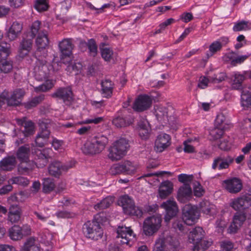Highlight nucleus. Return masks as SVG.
Returning <instances> with one entry per match:
<instances>
[{
  "label": "nucleus",
  "instance_id": "nucleus-6",
  "mask_svg": "<svg viewBox=\"0 0 251 251\" xmlns=\"http://www.w3.org/2000/svg\"><path fill=\"white\" fill-rule=\"evenodd\" d=\"M162 223L161 215L148 217L144 221L143 231L146 236H152L160 228Z\"/></svg>",
  "mask_w": 251,
  "mask_h": 251
},
{
  "label": "nucleus",
  "instance_id": "nucleus-23",
  "mask_svg": "<svg viewBox=\"0 0 251 251\" xmlns=\"http://www.w3.org/2000/svg\"><path fill=\"white\" fill-rule=\"evenodd\" d=\"M233 161V158L230 156H219L215 158L212 165V168L219 170L227 169Z\"/></svg>",
  "mask_w": 251,
  "mask_h": 251
},
{
  "label": "nucleus",
  "instance_id": "nucleus-59",
  "mask_svg": "<svg viewBox=\"0 0 251 251\" xmlns=\"http://www.w3.org/2000/svg\"><path fill=\"white\" fill-rule=\"evenodd\" d=\"M123 162L120 163L115 164L113 165L109 170V172L113 175L119 174H123Z\"/></svg>",
  "mask_w": 251,
  "mask_h": 251
},
{
  "label": "nucleus",
  "instance_id": "nucleus-31",
  "mask_svg": "<svg viewBox=\"0 0 251 251\" xmlns=\"http://www.w3.org/2000/svg\"><path fill=\"white\" fill-rule=\"evenodd\" d=\"M228 42V39L226 37H222L217 40L212 42L209 47L210 55L212 56L216 52L220 51L222 48L226 45Z\"/></svg>",
  "mask_w": 251,
  "mask_h": 251
},
{
  "label": "nucleus",
  "instance_id": "nucleus-15",
  "mask_svg": "<svg viewBox=\"0 0 251 251\" xmlns=\"http://www.w3.org/2000/svg\"><path fill=\"white\" fill-rule=\"evenodd\" d=\"M0 49V73L4 74L9 73L13 69V64L11 61L4 59L9 53V47L5 44V47L1 46Z\"/></svg>",
  "mask_w": 251,
  "mask_h": 251
},
{
  "label": "nucleus",
  "instance_id": "nucleus-3",
  "mask_svg": "<svg viewBox=\"0 0 251 251\" xmlns=\"http://www.w3.org/2000/svg\"><path fill=\"white\" fill-rule=\"evenodd\" d=\"M51 151L50 149H44L42 151H36L35 162L27 161V162H21L18 166V171L22 174H27L31 171L36 165L38 168L44 167L48 163L50 157L49 153Z\"/></svg>",
  "mask_w": 251,
  "mask_h": 251
},
{
  "label": "nucleus",
  "instance_id": "nucleus-61",
  "mask_svg": "<svg viewBox=\"0 0 251 251\" xmlns=\"http://www.w3.org/2000/svg\"><path fill=\"white\" fill-rule=\"evenodd\" d=\"M44 99V95H41L36 97L31 100L30 101L28 102L26 104V107L27 108H30L32 107L36 106L38 103L42 101Z\"/></svg>",
  "mask_w": 251,
  "mask_h": 251
},
{
  "label": "nucleus",
  "instance_id": "nucleus-41",
  "mask_svg": "<svg viewBox=\"0 0 251 251\" xmlns=\"http://www.w3.org/2000/svg\"><path fill=\"white\" fill-rule=\"evenodd\" d=\"M138 165L133 162L126 160L123 162V174L132 175L135 173Z\"/></svg>",
  "mask_w": 251,
  "mask_h": 251
},
{
  "label": "nucleus",
  "instance_id": "nucleus-29",
  "mask_svg": "<svg viewBox=\"0 0 251 251\" xmlns=\"http://www.w3.org/2000/svg\"><path fill=\"white\" fill-rule=\"evenodd\" d=\"M246 75L239 72H234L231 78V88L235 90H240L242 88V83L245 79Z\"/></svg>",
  "mask_w": 251,
  "mask_h": 251
},
{
  "label": "nucleus",
  "instance_id": "nucleus-8",
  "mask_svg": "<svg viewBox=\"0 0 251 251\" xmlns=\"http://www.w3.org/2000/svg\"><path fill=\"white\" fill-rule=\"evenodd\" d=\"M83 231L87 238L98 240L103 235V230L99 223L95 221H88L83 226Z\"/></svg>",
  "mask_w": 251,
  "mask_h": 251
},
{
  "label": "nucleus",
  "instance_id": "nucleus-2",
  "mask_svg": "<svg viewBox=\"0 0 251 251\" xmlns=\"http://www.w3.org/2000/svg\"><path fill=\"white\" fill-rule=\"evenodd\" d=\"M179 242L168 230L159 235L155 241L153 251H178Z\"/></svg>",
  "mask_w": 251,
  "mask_h": 251
},
{
  "label": "nucleus",
  "instance_id": "nucleus-64",
  "mask_svg": "<svg viewBox=\"0 0 251 251\" xmlns=\"http://www.w3.org/2000/svg\"><path fill=\"white\" fill-rule=\"evenodd\" d=\"M103 121V118L102 117H99L94 118L91 119H87L84 121L78 122V124L82 125V124H88L93 123L95 124H97L102 122Z\"/></svg>",
  "mask_w": 251,
  "mask_h": 251
},
{
  "label": "nucleus",
  "instance_id": "nucleus-18",
  "mask_svg": "<svg viewBox=\"0 0 251 251\" xmlns=\"http://www.w3.org/2000/svg\"><path fill=\"white\" fill-rule=\"evenodd\" d=\"M152 100L148 95L139 96L134 101L133 109L136 111L141 112L149 109L151 104Z\"/></svg>",
  "mask_w": 251,
  "mask_h": 251
},
{
  "label": "nucleus",
  "instance_id": "nucleus-63",
  "mask_svg": "<svg viewBox=\"0 0 251 251\" xmlns=\"http://www.w3.org/2000/svg\"><path fill=\"white\" fill-rule=\"evenodd\" d=\"M194 193L196 196L201 197L204 193V190L201 185V184L198 182L195 181L194 183Z\"/></svg>",
  "mask_w": 251,
  "mask_h": 251
},
{
  "label": "nucleus",
  "instance_id": "nucleus-24",
  "mask_svg": "<svg viewBox=\"0 0 251 251\" xmlns=\"http://www.w3.org/2000/svg\"><path fill=\"white\" fill-rule=\"evenodd\" d=\"M136 130L139 136L143 139L149 138L151 128L149 122L146 119H141L138 122Z\"/></svg>",
  "mask_w": 251,
  "mask_h": 251
},
{
  "label": "nucleus",
  "instance_id": "nucleus-19",
  "mask_svg": "<svg viewBox=\"0 0 251 251\" xmlns=\"http://www.w3.org/2000/svg\"><path fill=\"white\" fill-rule=\"evenodd\" d=\"M171 138L169 134L161 133L159 134L155 141L154 150L161 152L169 147L171 144Z\"/></svg>",
  "mask_w": 251,
  "mask_h": 251
},
{
  "label": "nucleus",
  "instance_id": "nucleus-36",
  "mask_svg": "<svg viewBox=\"0 0 251 251\" xmlns=\"http://www.w3.org/2000/svg\"><path fill=\"white\" fill-rule=\"evenodd\" d=\"M32 42L30 39H24L21 43L18 55L19 57L23 58L28 54L32 48Z\"/></svg>",
  "mask_w": 251,
  "mask_h": 251
},
{
  "label": "nucleus",
  "instance_id": "nucleus-14",
  "mask_svg": "<svg viewBox=\"0 0 251 251\" xmlns=\"http://www.w3.org/2000/svg\"><path fill=\"white\" fill-rule=\"evenodd\" d=\"M117 238L122 244L130 245V242L135 238V235L129 227L119 226Z\"/></svg>",
  "mask_w": 251,
  "mask_h": 251
},
{
  "label": "nucleus",
  "instance_id": "nucleus-12",
  "mask_svg": "<svg viewBox=\"0 0 251 251\" xmlns=\"http://www.w3.org/2000/svg\"><path fill=\"white\" fill-rule=\"evenodd\" d=\"M59 49L60 51V60L63 63H65V60L70 62L72 58V50L73 45L69 39H64L59 43Z\"/></svg>",
  "mask_w": 251,
  "mask_h": 251
},
{
  "label": "nucleus",
  "instance_id": "nucleus-57",
  "mask_svg": "<svg viewBox=\"0 0 251 251\" xmlns=\"http://www.w3.org/2000/svg\"><path fill=\"white\" fill-rule=\"evenodd\" d=\"M226 129L220 127H216L210 131V135L213 140H217L221 138L224 134V130Z\"/></svg>",
  "mask_w": 251,
  "mask_h": 251
},
{
  "label": "nucleus",
  "instance_id": "nucleus-48",
  "mask_svg": "<svg viewBox=\"0 0 251 251\" xmlns=\"http://www.w3.org/2000/svg\"><path fill=\"white\" fill-rule=\"evenodd\" d=\"M113 202V199L111 197H108L103 199L100 202L95 205L96 210H101L108 207Z\"/></svg>",
  "mask_w": 251,
  "mask_h": 251
},
{
  "label": "nucleus",
  "instance_id": "nucleus-1",
  "mask_svg": "<svg viewBox=\"0 0 251 251\" xmlns=\"http://www.w3.org/2000/svg\"><path fill=\"white\" fill-rule=\"evenodd\" d=\"M60 62L56 61L54 58L51 65L47 64L45 60L37 59L34 67L33 73L35 78L39 81L45 80V82L37 87H34L37 92H45L50 89L54 85V81L48 79L51 72L59 69Z\"/></svg>",
  "mask_w": 251,
  "mask_h": 251
},
{
  "label": "nucleus",
  "instance_id": "nucleus-35",
  "mask_svg": "<svg viewBox=\"0 0 251 251\" xmlns=\"http://www.w3.org/2000/svg\"><path fill=\"white\" fill-rule=\"evenodd\" d=\"M204 236V231L201 227H196L191 230L188 235V239L190 242L196 243L200 240L202 239Z\"/></svg>",
  "mask_w": 251,
  "mask_h": 251
},
{
  "label": "nucleus",
  "instance_id": "nucleus-56",
  "mask_svg": "<svg viewBox=\"0 0 251 251\" xmlns=\"http://www.w3.org/2000/svg\"><path fill=\"white\" fill-rule=\"evenodd\" d=\"M53 235L52 234L46 232L41 236V242L46 246L51 248L53 244Z\"/></svg>",
  "mask_w": 251,
  "mask_h": 251
},
{
  "label": "nucleus",
  "instance_id": "nucleus-21",
  "mask_svg": "<svg viewBox=\"0 0 251 251\" xmlns=\"http://www.w3.org/2000/svg\"><path fill=\"white\" fill-rule=\"evenodd\" d=\"M16 121L18 125L21 126L20 130L25 137L30 136L35 133V125L31 121H26L25 118L16 119Z\"/></svg>",
  "mask_w": 251,
  "mask_h": 251
},
{
  "label": "nucleus",
  "instance_id": "nucleus-30",
  "mask_svg": "<svg viewBox=\"0 0 251 251\" xmlns=\"http://www.w3.org/2000/svg\"><path fill=\"white\" fill-rule=\"evenodd\" d=\"M22 210L18 205H12L9 208L8 221L11 223H17L20 219Z\"/></svg>",
  "mask_w": 251,
  "mask_h": 251
},
{
  "label": "nucleus",
  "instance_id": "nucleus-25",
  "mask_svg": "<svg viewBox=\"0 0 251 251\" xmlns=\"http://www.w3.org/2000/svg\"><path fill=\"white\" fill-rule=\"evenodd\" d=\"M192 189L189 184H183L177 192V200L181 202H185L191 197Z\"/></svg>",
  "mask_w": 251,
  "mask_h": 251
},
{
  "label": "nucleus",
  "instance_id": "nucleus-39",
  "mask_svg": "<svg viewBox=\"0 0 251 251\" xmlns=\"http://www.w3.org/2000/svg\"><path fill=\"white\" fill-rule=\"evenodd\" d=\"M50 134V131L47 128L43 129L38 133L35 139V143L37 146L42 147L46 145Z\"/></svg>",
  "mask_w": 251,
  "mask_h": 251
},
{
  "label": "nucleus",
  "instance_id": "nucleus-32",
  "mask_svg": "<svg viewBox=\"0 0 251 251\" xmlns=\"http://www.w3.org/2000/svg\"><path fill=\"white\" fill-rule=\"evenodd\" d=\"M38 241L34 237H29L21 247L20 251H40Z\"/></svg>",
  "mask_w": 251,
  "mask_h": 251
},
{
  "label": "nucleus",
  "instance_id": "nucleus-55",
  "mask_svg": "<svg viewBox=\"0 0 251 251\" xmlns=\"http://www.w3.org/2000/svg\"><path fill=\"white\" fill-rule=\"evenodd\" d=\"M132 122V119L126 121L125 119L122 117H116L113 120L112 123L117 127H122L129 126Z\"/></svg>",
  "mask_w": 251,
  "mask_h": 251
},
{
  "label": "nucleus",
  "instance_id": "nucleus-44",
  "mask_svg": "<svg viewBox=\"0 0 251 251\" xmlns=\"http://www.w3.org/2000/svg\"><path fill=\"white\" fill-rule=\"evenodd\" d=\"M212 244L211 240H207L205 239L200 240L194 246L193 251H205Z\"/></svg>",
  "mask_w": 251,
  "mask_h": 251
},
{
  "label": "nucleus",
  "instance_id": "nucleus-13",
  "mask_svg": "<svg viewBox=\"0 0 251 251\" xmlns=\"http://www.w3.org/2000/svg\"><path fill=\"white\" fill-rule=\"evenodd\" d=\"M75 164L74 160H71L69 163L64 165L61 162L55 161L50 165L48 168L49 173L51 176L58 177L63 172L67 171L74 166Z\"/></svg>",
  "mask_w": 251,
  "mask_h": 251
},
{
  "label": "nucleus",
  "instance_id": "nucleus-16",
  "mask_svg": "<svg viewBox=\"0 0 251 251\" xmlns=\"http://www.w3.org/2000/svg\"><path fill=\"white\" fill-rule=\"evenodd\" d=\"M5 91L7 92V95L3 97L2 99L5 100V104H7L9 106L18 105L21 102V99L25 94V90L21 88L14 90L10 96H9L8 91Z\"/></svg>",
  "mask_w": 251,
  "mask_h": 251
},
{
  "label": "nucleus",
  "instance_id": "nucleus-5",
  "mask_svg": "<svg viewBox=\"0 0 251 251\" xmlns=\"http://www.w3.org/2000/svg\"><path fill=\"white\" fill-rule=\"evenodd\" d=\"M128 148V141L121 138L114 142L110 148L108 157L113 161L120 160L126 155Z\"/></svg>",
  "mask_w": 251,
  "mask_h": 251
},
{
  "label": "nucleus",
  "instance_id": "nucleus-38",
  "mask_svg": "<svg viewBox=\"0 0 251 251\" xmlns=\"http://www.w3.org/2000/svg\"><path fill=\"white\" fill-rule=\"evenodd\" d=\"M30 149L28 145L21 146L17 151L16 155L21 162H27L29 161Z\"/></svg>",
  "mask_w": 251,
  "mask_h": 251
},
{
  "label": "nucleus",
  "instance_id": "nucleus-49",
  "mask_svg": "<svg viewBox=\"0 0 251 251\" xmlns=\"http://www.w3.org/2000/svg\"><path fill=\"white\" fill-rule=\"evenodd\" d=\"M30 30L32 38L34 37L39 31L41 32L39 34H43V31H48L46 29H43L41 23L39 21H36L32 23Z\"/></svg>",
  "mask_w": 251,
  "mask_h": 251
},
{
  "label": "nucleus",
  "instance_id": "nucleus-60",
  "mask_svg": "<svg viewBox=\"0 0 251 251\" xmlns=\"http://www.w3.org/2000/svg\"><path fill=\"white\" fill-rule=\"evenodd\" d=\"M193 175H187L185 174H181L178 176V180L179 182L185 184H190L193 180Z\"/></svg>",
  "mask_w": 251,
  "mask_h": 251
},
{
  "label": "nucleus",
  "instance_id": "nucleus-20",
  "mask_svg": "<svg viewBox=\"0 0 251 251\" xmlns=\"http://www.w3.org/2000/svg\"><path fill=\"white\" fill-rule=\"evenodd\" d=\"M161 206L165 209L166 212L164 218L166 222H168L172 217L176 215L178 212L176 203L173 199H169L163 202Z\"/></svg>",
  "mask_w": 251,
  "mask_h": 251
},
{
  "label": "nucleus",
  "instance_id": "nucleus-46",
  "mask_svg": "<svg viewBox=\"0 0 251 251\" xmlns=\"http://www.w3.org/2000/svg\"><path fill=\"white\" fill-rule=\"evenodd\" d=\"M215 126L226 129L228 127V122L226 116L223 113H219L215 120Z\"/></svg>",
  "mask_w": 251,
  "mask_h": 251
},
{
  "label": "nucleus",
  "instance_id": "nucleus-17",
  "mask_svg": "<svg viewBox=\"0 0 251 251\" xmlns=\"http://www.w3.org/2000/svg\"><path fill=\"white\" fill-rule=\"evenodd\" d=\"M222 185L227 191L232 194L239 192L242 188V183L241 180L236 177L224 180Z\"/></svg>",
  "mask_w": 251,
  "mask_h": 251
},
{
  "label": "nucleus",
  "instance_id": "nucleus-7",
  "mask_svg": "<svg viewBox=\"0 0 251 251\" xmlns=\"http://www.w3.org/2000/svg\"><path fill=\"white\" fill-rule=\"evenodd\" d=\"M119 204L123 207L124 213L127 215L141 217L142 210L138 207L135 206L133 200L128 195H124L119 198Z\"/></svg>",
  "mask_w": 251,
  "mask_h": 251
},
{
  "label": "nucleus",
  "instance_id": "nucleus-50",
  "mask_svg": "<svg viewBox=\"0 0 251 251\" xmlns=\"http://www.w3.org/2000/svg\"><path fill=\"white\" fill-rule=\"evenodd\" d=\"M43 185V190L45 193L50 192L55 188V184L53 180L50 178H47L44 179Z\"/></svg>",
  "mask_w": 251,
  "mask_h": 251
},
{
  "label": "nucleus",
  "instance_id": "nucleus-42",
  "mask_svg": "<svg viewBox=\"0 0 251 251\" xmlns=\"http://www.w3.org/2000/svg\"><path fill=\"white\" fill-rule=\"evenodd\" d=\"M113 84L109 80H105L101 82V90L103 97L109 98L112 93Z\"/></svg>",
  "mask_w": 251,
  "mask_h": 251
},
{
  "label": "nucleus",
  "instance_id": "nucleus-26",
  "mask_svg": "<svg viewBox=\"0 0 251 251\" xmlns=\"http://www.w3.org/2000/svg\"><path fill=\"white\" fill-rule=\"evenodd\" d=\"M246 219V216L244 214L236 213L234 215L233 222L228 228V232L230 233L236 232L245 221Z\"/></svg>",
  "mask_w": 251,
  "mask_h": 251
},
{
  "label": "nucleus",
  "instance_id": "nucleus-52",
  "mask_svg": "<svg viewBox=\"0 0 251 251\" xmlns=\"http://www.w3.org/2000/svg\"><path fill=\"white\" fill-rule=\"evenodd\" d=\"M48 0H36L34 2V8L39 12L45 11L49 8Z\"/></svg>",
  "mask_w": 251,
  "mask_h": 251
},
{
  "label": "nucleus",
  "instance_id": "nucleus-28",
  "mask_svg": "<svg viewBox=\"0 0 251 251\" xmlns=\"http://www.w3.org/2000/svg\"><path fill=\"white\" fill-rule=\"evenodd\" d=\"M173 183L169 180L162 182L158 189L160 198L164 199L170 195L173 192Z\"/></svg>",
  "mask_w": 251,
  "mask_h": 251
},
{
  "label": "nucleus",
  "instance_id": "nucleus-54",
  "mask_svg": "<svg viewBox=\"0 0 251 251\" xmlns=\"http://www.w3.org/2000/svg\"><path fill=\"white\" fill-rule=\"evenodd\" d=\"M9 182H11L12 184H16L23 186H27L29 183V180L23 176H15L12 177L9 179Z\"/></svg>",
  "mask_w": 251,
  "mask_h": 251
},
{
  "label": "nucleus",
  "instance_id": "nucleus-58",
  "mask_svg": "<svg viewBox=\"0 0 251 251\" xmlns=\"http://www.w3.org/2000/svg\"><path fill=\"white\" fill-rule=\"evenodd\" d=\"M86 44L88 46L90 55L95 56L97 54L98 50L95 40L93 39H91L88 40Z\"/></svg>",
  "mask_w": 251,
  "mask_h": 251
},
{
  "label": "nucleus",
  "instance_id": "nucleus-47",
  "mask_svg": "<svg viewBox=\"0 0 251 251\" xmlns=\"http://www.w3.org/2000/svg\"><path fill=\"white\" fill-rule=\"evenodd\" d=\"M241 102L243 107H247L251 105V92L243 90L241 95Z\"/></svg>",
  "mask_w": 251,
  "mask_h": 251
},
{
  "label": "nucleus",
  "instance_id": "nucleus-27",
  "mask_svg": "<svg viewBox=\"0 0 251 251\" xmlns=\"http://www.w3.org/2000/svg\"><path fill=\"white\" fill-rule=\"evenodd\" d=\"M200 211L203 214L212 216L217 213L216 206L208 201H202L199 203Z\"/></svg>",
  "mask_w": 251,
  "mask_h": 251
},
{
  "label": "nucleus",
  "instance_id": "nucleus-43",
  "mask_svg": "<svg viewBox=\"0 0 251 251\" xmlns=\"http://www.w3.org/2000/svg\"><path fill=\"white\" fill-rule=\"evenodd\" d=\"M251 29V21H239L235 23L233 27L234 31H247Z\"/></svg>",
  "mask_w": 251,
  "mask_h": 251
},
{
  "label": "nucleus",
  "instance_id": "nucleus-62",
  "mask_svg": "<svg viewBox=\"0 0 251 251\" xmlns=\"http://www.w3.org/2000/svg\"><path fill=\"white\" fill-rule=\"evenodd\" d=\"M226 77V75L224 72L215 74L213 76L210 77L211 82L217 83L224 80Z\"/></svg>",
  "mask_w": 251,
  "mask_h": 251
},
{
  "label": "nucleus",
  "instance_id": "nucleus-45",
  "mask_svg": "<svg viewBox=\"0 0 251 251\" xmlns=\"http://www.w3.org/2000/svg\"><path fill=\"white\" fill-rule=\"evenodd\" d=\"M232 145V140L228 136H224L220 139L218 144L219 148L224 151H227L231 149Z\"/></svg>",
  "mask_w": 251,
  "mask_h": 251
},
{
  "label": "nucleus",
  "instance_id": "nucleus-37",
  "mask_svg": "<svg viewBox=\"0 0 251 251\" xmlns=\"http://www.w3.org/2000/svg\"><path fill=\"white\" fill-rule=\"evenodd\" d=\"M23 28L21 23L18 22L13 23L7 33V37L10 40L15 39Z\"/></svg>",
  "mask_w": 251,
  "mask_h": 251
},
{
  "label": "nucleus",
  "instance_id": "nucleus-40",
  "mask_svg": "<svg viewBox=\"0 0 251 251\" xmlns=\"http://www.w3.org/2000/svg\"><path fill=\"white\" fill-rule=\"evenodd\" d=\"M48 31H43V34H39L36 41L38 50L45 49L48 46L49 39L47 37Z\"/></svg>",
  "mask_w": 251,
  "mask_h": 251
},
{
  "label": "nucleus",
  "instance_id": "nucleus-34",
  "mask_svg": "<svg viewBox=\"0 0 251 251\" xmlns=\"http://www.w3.org/2000/svg\"><path fill=\"white\" fill-rule=\"evenodd\" d=\"M154 113L157 120L162 124H166L168 121V111L166 107L155 105Z\"/></svg>",
  "mask_w": 251,
  "mask_h": 251
},
{
  "label": "nucleus",
  "instance_id": "nucleus-22",
  "mask_svg": "<svg viewBox=\"0 0 251 251\" xmlns=\"http://www.w3.org/2000/svg\"><path fill=\"white\" fill-rule=\"evenodd\" d=\"M52 96L62 100L67 105H70L73 101L72 92L69 88L59 89Z\"/></svg>",
  "mask_w": 251,
  "mask_h": 251
},
{
  "label": "nucleus",
  "instance_id": "nucleus-51",
  "mask_svg": "<svg viewBox=\"0 0 251 251\" xmlns=\"http://www.w3.org/2000/svg\"><path fill=\"white\" fill-rule=\"evenodd\" d=\"M101 55L106 61H109L113 54V50L109 47H103V44L100 47Z\"/></svg>",
  "mask_w": 251,
  "mask_h": 251
},
{
  "label": "nucleus",
  "instance_id": "nucleus-11",
  "mask_svg": "<svg viewBox=\"0 0 251 251\" xmlns=\"http://www.w3.org/2000/svg\"><path fill=\"white\" fill-rule=\"evenodd\" d=\"M230 206L235 210H244L251 207V194H246L232 199Z\"/></svg>",
  "mask_w": 251,
  "mask_h": 251
},
{
  "label": "nucleus",
  "instance_id": "nucleus-9",
  "mask_svg": "<svg viewBox=\"0 0 251 251\" xmlns=\"http://www.w3.org/2000/svg\"><path fill=\"white\" fill-rule=\"evenodd\" d=\"M200 217V213L195 205L186 204L182 209V219L187 225L195 224Z\"/></svg>",
  "mask_w": 251,
  "mask_h": 251
},
{
  "label": "nucleus",
  "instance_id": "nucleus-4",
  "mask_svg": "<svg viewBox=\"0 0 251 251\" xmlns=\"http://www.w3.org/2000/svg\"><path fill=\"white\" fill-rule=\"evenodd\" d=\"M108 143L106 136L98 134L88 138L82 148V151L87 154H95L101 152Z\"/></svg>",
  "mask_w": 251,
  "mask_h": 251
},
{
  "label": "nucleus",
  "instance_id": "nucleus-53",
  "mask_svg": "<svg viewBox=\"0 0 251 251\" xmlns=\"http://www.w3.org/2000/svg\"><path fill=\"white\" fill-rule=\"evenodd\" d=\"M66 63L65 64H67V70L70 72L72 71H74L75 75L77 74L78 72L80 71L82 68V65L79 63H72V60L70 62L67 61V59L65 60Z\"/></svg>",
  "mask_w": 251,
  "mask_h": 251
},
{
  "label": "nucleus",
  "instance_id": "nucleus-10",
  "mask_svg": "<svg viewBox=\"0 0 251 251\" xmlns=\"http://www.w3.org/2000/svg\"><path fill=\"white\" fill-rule=\"evenodd\" d=\"M31 233L30 226L28 225H24L22 226L19 225H14L8 230V234L10 238L13 241H19L24 237Z\"/></svg>",
  "mask_w": 251,
  "mask_h": 251
},
{
  "label": "nucleus",
  "instance_id": "nucleus-33",
  "mask_svg": "<svg viewBox=\"0 0 251 251\" xmlns=\"http://www.w3.org/2000/svg\"><path fill=\"white\" fill-rule=\"evenodd\" d=\"M16 164V157L14 156H8L0 161V168L4 171H11L15 168Z\"/></svg>",
  "mask_w": 251,
  "mask_h": 251
}]
</instances>
